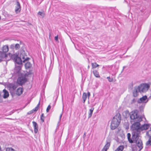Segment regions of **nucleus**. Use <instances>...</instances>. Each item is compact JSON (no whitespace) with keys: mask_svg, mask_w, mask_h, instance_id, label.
Listing matches in <instances>:
<instances>
[{"mask_svg":"<svg viewBox=\"0 0 151 151\" xmlns=\"http://www.w3.org/2000/svg\"><path fill=\"white\" fill-rule=\"evenodd\" d=\"M147 135L149 137V139L148 141L146 142V146L149 147L151 145V129L148 131L146 133Z\"/></svg>","mask_w":151,"mask_h":151,"instance_id":"nucleus-10","label":"nucleus"},{"mask_svg":"<svg viewBox=\"0 0 151 151\" xmlns=\"http://www.w3.org/2000/svg\"><path fill=\"white\" fill-rule=\"evenodd\" d=\"M7 87L10 91L12 94H14L13 91L16 89L17 86L15 84L12 83H9L7 85Z\"/></svg>","mask_w":151,"mask_h":151,"instance_id":"nucleus-8","label":"nucleus"},{"mask_svg":"<svg viewBox=\"0 0 151 151\" xmlns=\"http://www.w3.org/2000/svg\"><path fill=\"white\" fill-rule=\"evenodd\" d=\"M27 81L25 75H22L21 77H19L17 80V83L20 85H22L25 83Z\"/></svg>","mask_w":151,"mask_h":151,"instance_id":"nucleus-7","label":"nucleus"},{"mask_svg":"<svg viewBox=\"0 0 151 151\" xmlns=\"http://www.w3.org/2000/svg\"><path fill=\"white\" fill-rule=\"evenodd\" d=\"M51 106L50 105H49L48 107H47L46 109V112H48L49 111V110L51 109Z\"/></svg>","mask_w":151,"mask_h":151,"instance_id":"nucleus-33","label":"nucleus"},{"mask_svg":"<svg viewBox=\"0 0 151 151\" xmlns=\"http://www.w3.org/2000/svg\"><path fill=\"white\" fill-rule=\"evenodd\" d=\"M23 92V89L22 88H19L16 91V94L18 96H20Z\"/></svg>","mask_w":151,"mask_h":151,"instance_id":"nucleus-17","label":"nucleus"},{"mask_svg":"<svg viewBox=\"0 0 151 151\" xmlns=\"http://www.w3.org/2000/svg\"><path fill=\"white\" fill-rule=\"evenodd\" d=\"M107 78L108 80L110 82H112L113 80L112 78H111L109 77H107Z\"/></svg>","mask_w":151,"mask_h":151,"instance_id":"nucleus-32","label":"nucleus"},{"mask_svg":"<svg viewBox=\"0 0 151 151\" xmlns=\"http://www.w3.org/2000/svg\"><path fill=\"white\" fill-rule=\"evenodd\" d=\"M150 129H151V128H150Z\"/></svg>","mask_w":151,"mask_h":151,"instance_id":"nucleus-47","label":"nucleus"},{"mask_svg":"<svg viewBox=\"0 0 151 151\" xmlns=\"http://www.w3.org/2000/svg\"><path fill=\"white\" fill-rule=\"evenodd\" d=\"M32 123L34 127V132L35 133H37V132L38 129V124L36 122L34 121L32 122Z\"/></svg>","mask_w":151,"mask_h":151,"instance_id":"nucleus-14","label":"nucleus"},{"mask_svg":"<svg viewBox=\"0 0 151 151\" xmlns=\"http://www.w3.org/2000/svg\"><path fill=\"white\" fill-rule=\"evenodd\" d=\"M44 117H40L41 121L42 122H44Z\"/></svg>","mask_w":151,"mask_h":151,"instance_id":"nucleus-37","label":"nucleus"},{"mask_svg":"<svg viewBox=\"0 0 151 151\" xmlns=\"http://www.w3.org/2000/svg\"><path fill=\"white\" fill-rule=\"evenodd\" d=\"M139 132L137 133L135 132L132 136V137L134 140V142L135 143L140 150H141L143 148V144L141 140L139 138L140 135H139Z\"/></svg>","mask_w":151,"mask_h":151,"instance_id":"nucleus-3","label":"nucleus"},{"mask_svg":"<svg viewBox=\"0 0 151 151\" xmlns=\"http://www.w3.org/2000/svg\"><path fill=\"white\" fill-rule=\"evenodd\" d=\"M32 64L29 62H27L25 64V67L26 69L30 68Z\"/></svg>","mask_w":151,"mask_h":151,"instance_id":"nucleus-23","label":"nucleus"},{"mask_svg":"<svg viewBox=\"0 0 151 151\" xmlns=\"http://www.w3.org/2000/svg\"><path fill=\"white\" fill-rule=\"evenodd\" d=\"M148 100L146 96H143L142 97L140 98L137 101L138 103H146L148 102Z\"/></svg>","mask_w":151,"mask_h":151,"instance_id":"nucleus-9","label":"nucleus"},{"mask_svg":"<svg viewBox=\"0 0 151 151\" xmlns=\"http://www.w3.org/2000/svg\"><path fill=\"white\" fill-rule=\"evenodd\" d=\"M62 116V114H61L60 115V117H59V122H60V120H61V117Z\"/></svg>","mask_w":151,"mask_h":151,"instance_id":"nucleus-39","label":"nucleus"},{"mask_svg":"<svg viewBox=\"0 0 151 151\" xmlns=\"http://www.w3.org/2000/svg\"><path fill=\"white\" fill-rule=\"evenodd\" d=\"M55 39L56 41H57L58 40V35L56 36H55Z\"/></svg>","mask_w":151,"mask_h":151,"instance_id":"nucleus-38","label":"nucleus"},{"mask_svg":"<svg viewBox=\"0 0 151 151\" xmlns=\"http://www.w3.org/2000/svg\"><path fill=\"white\" fill-rule=\"evenodd\" d=\"M11 47L12 48H15L16 50H17L19 48L20 45L18 44H16L15 45L13 44L11 45Z\"/></svg>","mask_w":151,"mask_h":151,"instance_id":"nucleus-20","label":"nucleus"},{"mask_svg":"<svg viewBox=\"0 0 151 151\" xmlns=\"http://www.w3.org/2000/svg\"><path fill=\"white\" fill-rule=\"evenodd\" d=\"M29 58L27 57V55L24 51H21L20 57H18L15 60L16 63L18 64H21L22 62L25 63L26 61H28Z\"/></svg>","mask_w":151,"mask_h":151,"instance_id":"nucleus-1","label":"nucleus"},{"mask_svg":"<svg viewBox=\"0 0 151 151\" xmlns=\"http://www.w3.org/2000/svg\"><path fill=\"white\" fill-rule=\"evenodd\" d=\"M138 111L137 110H134L130 113V118L132 119H135V121L140 122L142 119L138 115Z\"/></svg>","mask_w":151,"mask_h":151,"instance_id":"nucleus-5","label":"nucleus"},{"mask_svg":"<svg viewBox=\"0 0 151 151\" xmlns=\"http://www.w3.org/2000/svg\"><path fill=\"white\" fill-rule=\"evenodd\" d=\"M21 10V7L19 2L17 1V5L15 7V11L17 13L19 12Z\"/></svg>","mask_w":151,"mask_h":151,"instance_id":"nucleus-15","label":"nucleus"},{"mask_svg":"<svg viewBox=\"0 0 151 151\" xmlns=\"http://www.w3.org/2000/svg\"><path fill=\"white\" fill-rule=\"evenodd\" d=\"M1 50L2 51L3 53H6V52H7L9 50V47L7 45L4 46L2 48Z\"/></svg>","mask_w":151,"mask_h":151,"instance_id":"nucleus-19","label":"nucleus"},{"mask_svg":"<svg viewBox=\"0 0 151 151\" xmlns=\"http://www.w3.org/2000/svg\"><path fill=\"white\" fill-rule=\"evenodd\" d=\"M136 101V100L134 98L132 100V103H135Z\"/></svg>","mask_w":151,"mask_h":151,"instance_id":"nucleus-35","label":"nucleus"},{"mask_svg":"<svg viewBox=\"0 0 151 151\" xmlns=\"http://www.w3.org/2000/svg\"><path fill=\"white\" fill-rule=\"evenodd\" d=\"M40 104V101L39 102L38 104L37 105V106L34 108V109H33L34 111H37L38 109L39 106Z\"/></svg>","mask_w":151,"mask_h":151,"instance_id":"nucleus-31","label":"nucleus"},{"mask_svg":"<svg viewBox=\"0 0 151 151\" xmlns=\"http://www.w3.org/2000/svg\"><path fill=\"white\" fill-rule=\"evenodd\" d=\"M107 150L106 149L103 148V149H102L101 151H107Z\"/></svg>","mask_w":151,"mask_h":151,"instance_id":"nucleus-41","label":"nucleus"},{"mask_svg":"<svg viewBox=\"0 0 151 151\" xmlns=\"http://www.w3.org/2000/svg\"><path fill=\"white\" fill-rule=\"evenodd\" d=\"M124 148L123 146H120L115 150V151H122Z\"/></svg>","mask_w":151,"mask_h":151,"instance_id":"nucleus-27","label":"nucleus"},{"mask_svg":"<svg viewBox=\"0 0 151 151\" xmlns=\"http://www.w3.org/2000/svg\"><path fill=\"white\" fill-rule=\"evenodd\" d=\"M62 116V114H61L60 115V117H59V122H60V120H61V117Z\"/></svg>","mask_w":151,"mask_h":151,"instance_id":"nucleus-40","label":"nucleus"},{"mask_svg":"<svg viewBox=\"0 0 151 151\" xmlns=\"http://www.w3.org/2000/svg\"><path fill=\"white\" fill-rule=\"evenodd\" d=\"M34 111V110L33 109H32L31 111L29 112H28V114H32L33 113Z\"/></svg>","mask_w":151,"mask_h":151,"instance_id":"nucleus-34","label":"nucleus"},{"mask_svg":"<svg viewBox=\"0 0 151 151\" xmlns=\"http://www.w3.org/2000/svg\"><path fill=\"white\" fill-rule=\"evenodd\" d=\"M7 57V55L4 53H3L1 51H0V60H3L4 59H6V57Z\"/></svg>","mask_w":151,"mask_h":151,"instance_id":"nucleus-13","label":"nucleus"},{"mask_svg":"<svg viewBox=\"0 0 151 151\" xmlns=\"http://www.w3.org/2000/svg\"><path fill=\"white\" fill-rule=\"evenodd\" d=\"M37 14L41 16L42 18H43L45 16V14L44 12H39Z\"/></svg>","mask_w":151,"mask_h":151,"instance_id":"nucleus-28","label":"nucleus"},{"mask_svg":"<svg viewBox=\"0 0 151 151\" xmlns=\"http://www.w3.org/2000/svg\"><path fill=\"white\" fill-rule=\"evenodd\" d=\"M94 109V108H92L91 109H90L88 116L89 118H90L91 116Z\"/></svg>","mask_w":151,"mask_h":151,"instance_id":"nucleus-26","label":"nucleus"},{"mask_svg":"<svg viewBox=\"0 0 151 151\" xmlns=\"http://www.w3.org/2000/svg\"><path fill=\"white\" fill-rule=\"evenodd\" d=\"M93 72L94 75L96 77L99 78L100 77L97 71L96 70H94Z\"/></svg>","mask_w":151,"mask_h":151,"instance_id":"nucleus-22","label":"nucleus"},{"mask_svg":"<svg viewBox=\"0 0 151 151\" xmlns=\"http://www.w3.org/2000/svg\"><path fill=\"white\" fill-rule=\"evenodd\" d=\"M18 57V55L15 54H14L12 55H11V58L14 60H15Z\"/></svg>","mask_w":151,"mask_h":151,"instance_id":"nucleus-29","label":"nucleus"},{"mask_svg":"<svg viewBox=\"0 0 151 151\" xmlns=\"http://www.w3.org/2000/svg\"><path fill=\"white\" fill-rule=\"evenodd\" d=\"M21 67L20 66H16L14 69V72L15 74H18L19 75L21 72Z\"/></svg>","mask_w":151,"mask_h":151,"instance_id":"nucleus-12","label":"nucleus"},{"mask_svg":"<svg viewBox=\"0 0 151 151\" xmlns=\"http://www.w3.org/2000/svg\"><path fill=\"white\" fill-rule=\"evenodd\" d=\"M88 68H89V65H88Z\"/></svg>","mask_w":151,"mask_h":151,"instance_id":"nucleus-46","label":"nucleus"},{"mask_svg":"<svg viewBox=\"0 0 151 151\" xmlns=\"http://www.w3.org/2000/svg\"><path fill=\"white\" fill-rule=\"evenodd\" d=\"M87 96H88V99H89L90 96V93L89 92H88L87 93Z\"/></svg>","mask_w":151,"mask_h":151,"instance_id":"nucleus-36","label":"nucleus"},{"mask_svg":"<svg viewBox=\"0 0 151 151\" xmlns=\"http://www.w3.org/2000/svg\"><path fill=\"white\" fill-rule=\"evenodd\" d=\"M140 122L137 121L134 123L132 124L131 128L132 130L133 131L132 133V136L135 132L136 133H138V132H139V135H140Z\"/></svg>","mask_w":151,"mask_h":151,"instance_id":"nucleus-4","label":"nucleus"},{"mask_svg":"<svg viewBox=\"0 0 151 151\" xmlns=\"http://www.w3.org/2000/svg\"><path fill=\"white\" fill-rule=\"evenodd\" d=\"M127 138H128V140L129 142L130 143H133L134 140H133V139H132H132H131V138H130L131 134H130V133H128L127 134Z\"/></svg>","mask_w":151,"mask_h":151,"instance_id":"nucleus-21","label":"nucleus"},{"mask_svg":"<svg viewBox=\"0 0 151 151\" xmlns=\"http://www.w3.org/2000/svg\"><path fill=\"white\" fill-rule=\"evenodd\" d=\"M85 135H86V134H85V133H84V135H83V136H85Z\"/></svg>","mask_w":151,"mask_h":151,"instance_id":"nucleus-45","label":"nucleus"},{"mask_svg":"<svg viewBox=\"0 0 151 151\" xmlns=\"http://www.w3.org/2000/svg\"><path fill=\"white\" fill-rule=\"evenodd\" d=\"M121 119L119 114L116 115L113 117L111 125V129L114 130L118 126L121 122Z\"/></svg>","mask_w":151,"mask_h":151,"instance_id":"nucleus-2","label":"nucleus"},{"mask_svg":"<svg viewBox=\"0 0 151 151\" xmlns=\"http://www.w3.org/2000/svg\"><path fill=\"white\" fill-rule=\"evenodd\" d=\"M150 127V125L149 124H144L141 127H140V134H141V131L143 130H145L149 128Z\"/></svg>","mask_w":151,"mask_h":151,"instance_id":"nucleus-11","label":"nucleus"},{"mask_svg":"<svg viewBox=\"0 0 151 151\" xmlns=\"http://www.w3.org/2000/svg\"><path fill=\"white\" fill-rule=\"evenodd\" d=\"M127 67V66H123V69H122V72L123 71V70H124V69L125 68H126Z\"/></svg>","mask_w":151,"mask_h":151,"instance_id":"nucleus-42","label":"nucleus"},{"mask_svg":"<svg viewBox=\"0 0 151 151\" xmlns=\"http://www.w3.org/2000/svg\"><path fill=\"white\" fill-rule=\"evenodd\" d=\"M3 92L4 93L3 98L4 99H6L8 98L9 95L8 92L5 89L3 90Z\"/></svg>","mask_w":151,"mask_h":151,"instance_id":"nucleus-18","label":"nucleus"},{"mask_svg":"<svg viewBox=\"0 0 151 151\" xmlns=\"http://www.w3.org/2000/svg\"><path fill=\"white\" fill-rule=\"evenodd\" d=\"M87 98V94L86 93H84L82 96V99L83 100V103H84Z\"/></svg>","mask_w":151,"mask_h":151,"instance_id":"nucleus-24","label":"nucleus"},{"mask_svg":"<svg viewBox=\"0 0 151 151\" xmlns=\"http://www.w3.org/2000/svg\"><path fill=\"white\" fill-rule=\"evenodd\" d=\"M44 114H41V117H44Z\"/></svg>","mask_w":151,"mask_h":151,"instance_id":"nucleus-44","label":"nucleus"},{"mask_svg":"<svg viewBox=\"0 0 151 151\" xmlns=\"http://www.w3.org/2000/svg\"><path fill=\"white\" fill-rule=\"evenodd\" d=\"M7 16L8 17H9V18H11V17H12V15L8 14L7 15Z\"/></svg>","mask_w":151,"mask_h":151,"instance_id":"nucleus-43","label":"nucleus"},{"mask_svg":"<svg viewBox=\"0 0 151 151\" xmlns=\"http://www.w3.org/2000/svg\"><path fill=\"white\" fill-rule=\"evenodd\" d=\"M137 89H139L140 92H145L148 90L150 88L149 85L147 84H142L137 86Z\"/></svg>","mask_w":151,"mask_h":151,"instance_id":"nucleus-6","label":"nucleus"},{"mask_svg":"<svg viewBox=\"0 0 151 151\" xmlns=\"http://www.w3.org/2000/svg\"><path fill=\"white\" fill-rule=\"evenodd\" d=\"M110 145V142L109 141H106V143L104 147V148L108 150Z\"/></svg>","mask_w":151,"mask_h":151,"instance_id":"nucleus-25","label":"nucleus"},{"mask_svg":"<svg viewBox=\"0 0 151 151\" xmlns=\"http://www.w3.org/2000/svg\"><path fill=\"white\" fill-rule=\"evenodd\" d=\"M137 86L134 87V90L133 91V95L134 97H137L138 95L139 92V89H137Z\"/></svg>","mask_w":151,"mask_h":151,"instance_id":"nucleus-16","label":"nucleus"},{"mask_svg":"<svg viewBox=\"0 0 151 151\" xmlns=\"http://www.w3.org/2000/svg\"><path fill=\"white\" fill-rule=\"evenodd\" d=\"M92 65L93 68H96L99 66V65L96 63H92Z\"/></svg>","mask_w":151,"mask_h":151,"instance_id":"nucleus-30","label":"nucleus"}]
</instances>
